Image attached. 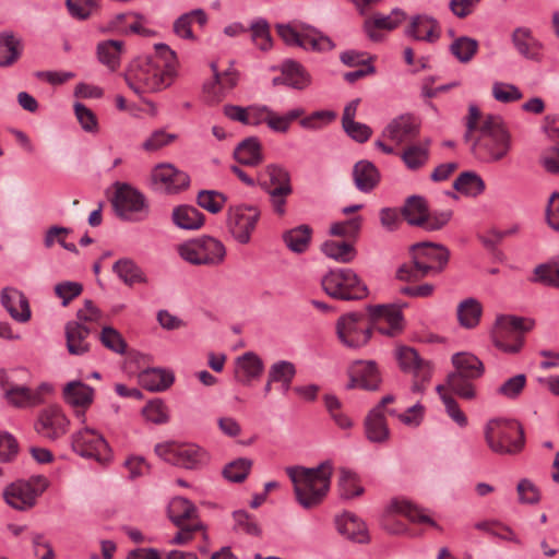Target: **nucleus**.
I'll return each instance as SVG.
<instances>
[{
    "label": "nucleus",
    "mask_w": 559,
    "mask_h": 559,
    "mask_svg": "<svg viewBox=\"0 0 559 559\" xmlns=\"http://www.w3.org/2000/svg\"><path fill=\"white\" fill-rule=\"evenodd\" d=\"M475 379L462 376L461 373L451 372L447 377V386L459 397L472 401L477 396V390L473 383Z\"/></svg>",
    "instance_id": "09e8293b"
},
{
    "label": "nucleus",
    "mask_w": 559,
    "mask_h": 559,
    "mask_svg": "<svg viewBox=\"0 0 559 559\" xmlns=\"http://www.w3.org/2000/svg\"><path fill=\"white\" fill-rule=\"evenodd\" d=\"M395 357L403 371L411 372L415 378H421L423 381H430L432 367L430 362L423 360L414 348L400 346L395 350Z\"/></svg>",
    "instance_id": "a211bd4d"
},
{
    "label": "nucleus",
    "mask_w": 559,
    "mask_h": 559,
    "mask_svg": "<svg viewBox=\"0 0 559 559\" xmlns=\"http://www.w3.org/2000/svg\"><path fill=\"white\" fill-rule=\"evenodd\" d=\"M419 120L411 114H404L393 119L384 129L383 135L401 144L415 139L419 134Z\"/></svg>",
    "instance_id": "6ab92c4d"
},
{
    "label": "nucleus",
    "mask_w": 559,
    "mask_h": 559,
    "mask_svg": "<svg viewBox=\"0 0 559 559\" xmlns=\"http://www.w3.org/2000/svg\"><path fill=\"white\" fill-rule=\"evenodd\" d=\"M277 33L290 46H299L313 51H329L334 48V43L330 37L310 26L297 32L288 24H278Z\"/></svg>",
    "instance_id": "ddd939ff"
},
{
    "label": "nucleus",
    "mask_w": 559,
    "mask_h": 559,
    "mask_svg": "<svg viewBox=\"0 0 559 559\" xmlns=\"http://www.w3.org/2000/svg\"><path fill=\"white\" fill-rule=\"evenodd\" d=\"M335 524L337 532L347 539L358 544L370 542L366 523L354 513L345 512L338 515L335 519Z\"/></svg>",
    "instance_id": "412c9836"
},
{
    "label": "nucleus",
    "mask_w": 559,
    "mask_h": 559,
    "mask_svg": "<svg viewBox=\"0 0 559 559\" xmlns=\"http://www.w3.org/2000/svg\"><path fill=\"white\" fill-rule=\"evenodd\" d=\"M155 190L166 193H177L189 187L190 177L170 164L156 166L151 175Z\"/></svg>",
    "instance_id": "f3484780"
},
{
    "label": "nucleus",
    "mask_w": 559,
    "mask_h": 559,
    "mask_svg": "<svg viewBox=\"0 0 559 559\" xmlns=\"http://www.w3.org/2000/svg\"><path fill=\"white\" fill-rule=\"evenodd\" d=\"M451 361L455 368L453 372L462 376L477 380L485 373L483 361L472 353H456L452 356Z\"/></svg>",
    "instance_id": "c9c22d12"
},
{
    "label": "nucleus",
    "mask_w": 559,
    "mask_h": 559,
    "mask_svg": "<svg viewBox=\"0 0 559 559\" xmlns=\"http://www.w3.org/2000/svg\"><path fill=\"white\" fill-rule=\"evenodd\" d=\"M1 302L15 321L24 323L31 319L28 299L21 290L4 288L1 293Z\"/></svg>",
    "instance_id": "bb28decb"
},
{
    "label": "nucleus",
    "mask_w": 559,
    "mask_h": 559,
    "mask_svg": "<svg viewBox=\"0 0 559 559\" xmlns=\"http://www.w3.org/2000/svg\"><path fill=\"white\" fill-rule=\"evenodd\" d=\"M62 394L67 404L72 407L82 408V411L78 409L75 415L84 421V411L90 407L94 401L93 388L80 381H71L64 385Z\"/></svg>",
    "instance_id": "aec40b11"
},
{
    "label": "nucleus",
    "mask_w": 559,
    "mask_h": 559,
    "mask_svg": "<svg viewBox=\"0 0 559 559\" xmlns=\"http://www.w3.org/2000/svg\"><path fill=\"white\" fill-rule=\"evenodd\" d=\"M430 143L431 141L426 139L424 142L409 145L404 150L401 157L408 169H419L428 162Z\"/></svg>",
    "instance_id": "8fccbe9b"
},
{
    "label": "nucleus",
    "mask_w": 559,
    "mask_h": 559,
    "mask_svg": "<svg viewBox=\"0 0 559 559\" xmlns=\"http://www.w3.org/2000/svg\"><path fill=\"white\" fill-rule=\"evenodd\" d=\"M49 487V480L44 475H33L26 480H16L3 490L4 501L15 510L27 511L34 508L37 499Z\"/></svg>",
    "instance_id": "0eeeda50"
},
{
    "label": "nucleus",
    "mask_w": 559,
    "mask_h": 559,
    "mask_svg": "<svg viewBox=\"0 0 559 559\" xmlns=\"http://www.w3.org/2000/svg\"><path fill=\"white\" fill-rule=\"evenodd\" d=\"M7 401L21 408L34 407L41 404V400L38 393H32V389L25 385L10 386L4 395Z\"/></svg>",
    "instance_id": "de8ad7c7"
},
{
    "label": "nucleus",
    "mask_w": 559,
    "mask_h": 559,
    "mask_svg": "<svg viewBox=\"0 0 559 559\" xmlns=\"http://www.w3.org/2000/svg\"><path fill=\"white\" fill-rule=\"evenodd\" d=\"M312 229L308 225H300L283 234L287 248L296 253L305 252L310 243Z\"/></svg>",
    "instance_id": "a18cd8bd"
},
{
    "label": "nucleus",
    "mask_w": 559,
    "mask_h": 559,
    "mask_svg": "<svg viewBox=\"0 0 559 559\" xmlns=\"http://www.w3.org/2000/svg\"><path fill=\"white\" fill-rule=\"evenodd\" d=\"M381 378L373 361H357L352 370L348 389L361 388L369 391L379 389Z\"/></svg>",
    "instance_id": "b1692460"
},
{
    "label": "nucleus",
    "mask_w": 559,
    "mask_h": 559,
    "mask_svg": "<svg viewBox=\"0 0 559 559\" xmlns=\"http://www.w3.org/2000/svg\"><path fill=\"white\" fill-rule=\"evenodd\" d=\"M221 75L222 78L210 86L213 90L212 99L215 102H219L224 96V92L233 90L239 81V72L234 68V62H230L229 68L222 72Z\"/></svg>",
    "instance_id": "6e6d98bb"
},
{
    "label": "nucleus",
    "mask_w": 559,
    "mask_h": 559,
    "mask_svg": "<svg viewBox=\"0 0 559 559\" xmlns=\"http://www.w3.org/2000/svg\"><path fill=\"white\" fill-rule=\"evenodd\" d=\"M155 52L134 58L124 72L127 85L138 95L169 87L176 75L177 55L166 44H155Z\"/></svg>",
    "instance_id": "f257e3e1"
},
{
    "label": "nucleus",
    "mask_w": 559,
    "mask_h": 559,
    "mask_svg": "<svg viewBox=\"0 0 559 559\" xmlns=\"http://www.w3.org/2000/svg\"><path fill=\"white\" fill-rule=\"evenodd\" d=\"M360 103L359 98L348 103L343 111L342 124L345 132L357 142H366L371 135V129L360 122L355 121L356 111Z\"/></svg>",
    "instance_id": "c756f323"
},
{
    "label": "nucleus",
    "mask_w": 559,
    "mask_h": 559,
    "mask_svg": "<svg viewBox=\"0 0 559 559\" xmlns=\"http://www.w3.org/2000/svg\"><path fill=\"white\" fill-rule=\"evenodd\" d=\"M145 19L136 12H124L116 14L109 22V27L122 35L139 34L142 36H152L154 32L144 26Z\"/></svg>",
    "instance_id": "393cba45"
},
{
    "label": "nucleus",
    "mask_w": 559,
    "mask_h": 559,
    "mask_svg": "<svg viewBox=\"0 0 559 559\" xmlns=\"http://www.w3.org/2000/svg\"><path fill=\"white\" fill-rule=\"evenodd\" d=\"M405 19V12L400 9L392 10L388 15L376 13L372 17L366 20L364 28L368 37L377 41L381 39L379 31H392L403 23Z\"/></svg>",
    "instance_id": "a878e982"
},
{
    "label": "nucleus",
    "mask_w": 559,
    "mask_h": 559,
    "mask_svg": "<svg viewBox=\"0 0 559 559\" xmlns=\"http://www.w3.org/2000/svg\"><path fill=\"white\" fill-rule=\"evenodd\" d=\"M258 181L264 191L272 190V188L292 187L288 170L277 164H270L260 171Z\"/></svg>",
    "instance_id": "f704fd0d"
},
{
    "label": "nucleus",
    "mask_w": 559,
    "mask_h": 559,
    "mask_svg": "<svg viewBox=\"0 0 559 559\" xmlns=\"http://www.w3.org/2000/svg\"><path fill=\"white\" fill-rule=\"evenodd\" d=\"M338 489L343 499H352L364 493V487L360 485L359 476L354 471L346 467L340 468Z\"/></svg>",
    "instance_id": "603ef678"
},
{
    "label": "nucleus",
    "mask_w": 559,
    "mask_h": 559,
    "mask_svg": "<svg viewBox=\"0 0 559 559\" xmlns=\"http://www.w3.org/2000/svg\"><path fill=\"white\" fill-rule=\"evenodd\" d=\"M260 215V210L254 205L238 204L228 209L227 228L237 242L246 245L250 241Z\"/></svg>",
    "instance_id": "f8f14e48"
},
{
    "label": "nucleus",
    "mask_w": 559,
    "mask_h": 559,
    "mask_svg": "<svg viewBox=\"0 0 559 559\" xmlns=\"http://www.w3.org/2000/svg\"><path fill=\"white\" fill-rule=\"evenodd\" d=\"M167 512L169 520L176 526L200 521L197 507L190 500L182 497L174 498L168 504Z\"/></svg>",
    "instance_id": "2f4dec72"
},
{
    "label": "nucleus",
    "mask_w": 559,
    "mask_h": 559,
    "mask_svg": "<svg viewBox=\"0 0 559 559\" xmlns=\"http://www.w3.org/2000/svg\"><path fill=\"white\" fill-rule=\"evenodd\" d=\"M365 432L369 441L383 443L390 437V430L385 420L384 412L372 408L365 419Z\"/></svg>",
    "instance_id": "72a5a7b5"
},
{
    "label": "nucleus",
    "mask_w": 559,
    "mask_h": 559,
    "mask_svg": "<svg viewBox=\"0 0 559 559\" xmlns=\"http://www.w3.org/2000/svg\"><path fill=\"white\" fill-rule=\"evenodd\" d=\"M139 382L151 392L164 391L173 384L174 374L163 369L151 368L139 374Z\"/></svg>",
    "instance_id": "58836bf2"
},
{
    "label": "nucleus",
    "mask_w": 559,
    "mask_h": 559,
    "mask_svg": "<svg viewBox=\"0 0 559 559\" xmlns=\"http://www.w3.org/2000/svg\"><path fill=\"white\" fill-rule=\"evenodd\" d=\"M453 188L466 195L477 197L485 190V182L474 171L462 173L453 182Z\"/></svg>",
    "instance_id": "5fc2aeb1"
},
{
    "label": "nucleus",
    "mask_w": 559,
    "mask_h": 559,
    "mask_svg": "<svg viewBox=\"0 0 559 559\" xmlns=\"http://www.w3.org/2000/svg\"><path fill=\"white\" fill-rule=\"evenodd\" d=\"M67 348L71 355L81 356L90 350L91 330L81 322L69 321L64 326Z\"/></svg>",
    "instance_id": "c85d7f7f"
},
{
    "label": "nucleus",
    "mask_w": 559,
    "mask_h": 559,
    "mask_svg": "<svg viewBox=\"0 0 559 559\" xmlns=\"http://www.w3.org/2000/svg\"><path fill=\"white\" fill-rule=\"evenodd\" d=\"M282 72L284 84L293 88L304 90L311 83L310 74L296 61H285L282 66Z\"/></svg>",
    "instance_id": "ea45409f"
},
{
    "label": "nucleus",
    "mask_w": 559,
    "mask_h": 559,
    "mask_svg": "<svg viewBox=\"0 0 559 559\" xmlns=\"http://www.w3.org/2000/svg\"><path fill=\"white\" fill-rule=\"evenodd\" d=\"M323 290L340 300H360L368 296L367 285L352 269L331 270L321 280Z\"/></svg>",
    "instance_id": "39448f33"
},
{
    "label": "nucleus",
    "mask_w": 559,
    "mask_h": 559,
    "mask_svg": "<svg viewBox=\"0 0 559 559\" xmlns=\"http://www.w3.org/2000/svg\"><path fill=\"white\" fill-rule=\"evenodd\" d=\"M353 178L359 191L370 192L379 183L380 173L371 162L362 159L355 164Z\"/></svg>",
    "instance_id": "7c9ffc66"
},
{
    "label": "nucleus",
    "mask_w": 559,
    "mask_h": 559,
    "mask_svg": "<svg viewBox=\"0 0 559 559\" xmlns=\"http://www.w3.org/2000/svg\"><path fill=\"white\" fill-rule=\"evenodd\" d=\"M178 253L190 264L215 266L224 261L226 249L216 238L203 236L180 245Z\"/></svg>",
    "instance_id": "6e6552de"
},
{
    "label": "nucleus",
    "mask_w": 559,
    "mask_h": 559,
    "mask_svg": "<svg viewBox=\"0 0 559 559\" xmlns=\"http://www.w3.org/2000/svg\"><path fill=\"white\" fill-rule=\"evenodd\" d=\"M55 294L62 300V306H68L74 298L83 292L82 284L78 282L64 281L55 285Z\"/></svg>",
    "instance_id": "774afa93"
},
{
    "label": "nucleus",
    "mask_w": 559,
    "mask_h": 559,
    "mask_svg": "<svg viewBox=\"0 0 559 559\" xmlns=\"http://www.w3.org/2000/svg\"><path fill=\"white\" fill-rule=\"evenodd\" d=\"M114 272L127 285L147 283V277L140 266L130 259H120L114 264Z\"/></svg>",
    "instance_id": "49530a36"
},
{
    "label": "nucleus",
    "mask_w": 559,
    "mask_h": 559,
    "mask_svg": "<svg viewBox=\"0 0 559 559\" xmlns=\"http://www.w3.org/2000/svg\"><path fill=\"white\" fill-rule=\"evenodd\" d=\"M252 467V461L250 459L240 457L228 463L224 469V477L233 483H241L249 475Z\"/></svg>",
    "instance_id": "bf43d9fd"
},
{
    "label": "nucleus",
    "mask_w": 559,
    "mask_h": 559,
    "mask_svg": "<svg viewBox=\"0 0 559 559\" xmlns=\"http://www.w3.org/2000/svg\"><path fill=\"white\" fill-rule=\"evenodd\" d=\"M532 326V321L521 317H498L491 334L492 343L503 353L516 354L523 347L524 332L530 331Z\"/></svg>",
    "instance_id": "423d86ee"
},
{
    "label": "nucleus",
    "mask_w": 559,
    "mask_h": 559,
    "mask_svg": "<svg viewBox=\"0 0 559 559\" xmlns=\"http://www.w3.org/2000/svg\"><path fill=\"white\" fill-rule=\"evenodd\" d=\"M263 361L252 352L245 353L237 358V378L242 383H249L263 372Z\"/></svg>",
    "instance_id": "4c0bfd02"
},
{
    "label": "nucleus",
    "mask_w": 559,
    "mask_h": 559,
    "mask_svg": "<svg viewBox=\"0 0 559 559\" xmlns=\"http://www.w3.org/2000/svg\"><path fill=\"white\" fill-rule=\"evenodd\" d=\"M472 148L478 159L487 163L500 162L509 155L512 136L501 117L489 115L481 121Z\"/></svg>",
    "instance_id": "7ed1b4c3"
},
{
    "label": "nucleus",
    "mask_w": 559,
    "mask_h": 559,
    "mask_svg": "<svg viewBox=\"0 0 559 559\" xmlns=\"http://www.w3.org/2000/svg\"><path fill=\"white\" fill-rule=\"evenodd\" d=\"M321 250L328 258L341 263H348L356 257V249L346 241L326 240L322 243Z\"/></svg>",
    "instance_id": "3c124183"
},
{
    "label": "nucleus",
    "mask_w": 559,
    "mask_h": 559,
    "mask_svg": "<svg viewBox=\"0 0 559 559\" xmlns=\"http://www.w3.org/2000/svg\"><path fill=\"white\" fill-rule=\"evenodd\" d=\"M33 427L40 438L55 442L68 433L70 419L61 406L51 404L37 413Z\"/></svg>",
    "instance_id": "9d476101"
},
{
    "label": "nucleus",
    "mask_w": 559,
    "mask_h": 559,
    "mask_svg": "<svg viewBox=\"0 0 559 559\" xmlns=\"http://www.w3.org/2000/svg\"><path fill=\"white\" fill-rule=\"evenodd\" d=\"M235 530L252 536H259L261 528L255 519L247 511L238 510L233 513Z\"/></svg>",
    "instance_id": "69168bd1"
},
{
    "label": "nucleus",
    "mask_w": 559,
    "mask_h": 559,
    "mask_svg": "<svg viewBox=\"0 0 559 559\" xmlns=\"http://www.w3.org/2000/svg\"><path fill=\"white\" fill-rule=\"evenodd\" d=\"M394 509L408 518L412 522L428 523L437 526V523L424 513L421 509L409 501H399L394 503Z\"/></svg>",
    "instance_id": "338daca9"
},
{
    "label": "nucleus",
    "mask_w": 559,
    "mask_h": 559,
    "mask_svg": "<svg viewBox=\"0 0 559 559\" xmlns=\"http://www.w3.org/2000/svg\"><path fill=\"white\" fill-rule=\"evenodd\" d=\"M372 326L362 313L352 312L342 316L336 323L340 341L349 348L365 346L371 337Z\"/></svg>",
    "instance_id": "9b49d317"
},
{
    "label": "nucleus",
    "mask_w": 559,
    "mask_h": 559,
    "mask_svg": "<svg viewBox=\"0 0 559 559\" xmlns=\"http://www.w3.org/2000/svg\"><path fill=\"white\" fill-rule=\"evenodd\" d=\"M22 43L11 32L0 34V67H10L17 61L22 53Z\"/></svg>",
    "instance_id": "a19ab883"
},
{
    "label": "nucleus",
    "mask_w": 559,
    "mask_h": 559,
    "mask_svg": "<svg viewBox=\"0 0 559 559\" xmlns=\"http://www.w3.org/2000/svg\"><path fill=\"white\" fill-rule=\"evenodd\" d=\"M197 22L200 26H204L207 22V15L202 9H194L190 12L181 14L173 25L174 33L187 40H195L197 37L192 32V23Z\"/></svg>",
    "instance_id": "e433bc0d"
},
{
    "label": "nucleus",
    "mask_w": 559,
    "mask_h": 559,
    "mask_svg": "<svg viewBox=\"0 0 559 559\" xmlns=\"http://www.w3.org/2000/svg\"><path fill=\"white\" fill-rule=\"evenodd\" d=\"M483 313L481 304L475 298H466L457 306V320L463 328L473 329L478 325Z\"/></svg>",
    "instance_id": "c03bdc74"
},
{
    "label": "nucleus",
    "mask_w": 559,
    "mask_h": 559,
    "mask_svg": "<svg viewBox=\"0 0 559 559\" xmlns=\"http://www.w3.org/2000/svg\"><path fill=\"white\" fill-rule=\"evenodd\" d=\"M485 440L489 449L500 455L516 454L525 444L522 426L507 419H490L485 426Z\"/></svg>",
    "instance_id": "20e7f679"
},
{
    "label": "nucleus",
    "mask_w": 559,
    "mask_h": 559,
    "mask_svg": "<svg viewBox=\"0 0 559 559\" xmlns=\"http://www.w3.org/2000/svg\"><path fill=\"white\" fill-rule=\"evenodd\" d=\"M414 263L430 276L439 275L448 265L450 251L440 243L417 242L411 247Z\"/></svg>",
    "instance_id": "4468645a"
},
{
    "label": "nucleus",
    "mask_w": 559,
    "mask_h": 559,
    "mask_svg": "<svg viewBox=\"0 0 559 559\" xmlns=\"http://www.w3.org/2000/svg\"><path fill=\"white\" fill-rule=\"evenodd\" d=\"M123 43L121 40H105L97 46V56L99 61L108 67L111 71L116 70L120 64V55Z\"/></svg>",
    "instance_id": "864d4df0"
},
{
    "label": "nucleus",
    "mask_w": 559,
    "mask_h": 559,
    "mask_svg": "<svg viewBox=\"0 0 559 559\" xmlns=\"http://www.w3.org/2000/svg\"><path fill=\"white\" fill-rule=\"evenodd\" d=\"M251 38L254 45L262 51L271 49L272 38L266 21L259 20L251 25Z\"/></svg>",
    "instance_id": "0e129e2a"
},
{
    "label": "nucleus",
    "mask_w": 559,
    "mask_h": 559,
    "mask_svg": "<svg viewBox=\"0 0 559 559\" xmlns=\"http://www.w3.org/2000/svg\"><path fill=\"white\" fill-rule=\"evenodd\" d=\"M235 159L245 166H258L263 162L262 145L257 136L242 140L234 151Z\"/></svg>",
    "instance_id": "473e14b6"
},
{
    "label": "nucleus",
    "mask_w": 559,
    "mask_h": 559,
    "mask_svg": "<svg viewBox=\"0 0 559 559\" xmlns=\"http://www.w3.org/2000/svg\"><path fill=\"white\" fill-rule=\"evenodd\" d=\"M429 207L427 201L420 195H412L407 198L402 215L408 224L414 226H423L427 219Z\"/></svg>",
    "instance_id": "37998d69"
},
{
    "label": "nucleus",
    "mask_w": 559,
    "mask_h": 559,
    "mask_svg": "<svg viewBox=\"0 0 559 559\" xmlns=\"http://www.w3.org/2000/svg\"><path fill=\"white\" fill-rule=\"evenodd\" d=\"M405 35L415 40L435 43L440 37L439 23L428 15H415L412 17Z\"/></svg>",
    "instance_id": "cd10ccee"
},
{
    "label": "nucleus",
    "mask_w": 559,
    "mask_h": 559,
    "mask_svg": "<svg viewBox=\"0 0 559 559\" xmlns=\"http://www.w3.org/2000/svg\"><path fill=\"white\" fill-rule=\"evenodd\" d=\"M173 222L181 229H199L204 224V215L190 205H179L173 211Z\"/></svg>",
    "instance_id": "79ce46f5"
},
{
    "label": "nucleus",
    "mask_w": 559,
    "mask_h": 559,
    "mask_svg": "<svg viewBox=\"0 0 559 559\" xmlns=\"http://www.w3.org/2000/svg\"><path fill=\"white\" fill-rule=\"evenodd\" d=\"M511 40L522 57L533 61L542 60L543 44L533 36L528 27H516L512 32Z\"/></svg>",
    "instance_id": "5701e85b"
},
{
    "label": "nucleus",
    "mask_w": 559,
    "mask_h": 559,
    "mask_svg": "<svg viewBox=\"0 0 559 559\" xmlns=\"http://www.w3.org/2000/svg\"><path fill=\"white\" fill-rule=\"evenodd\" d=\"M361 216H355L343 222H335L330 227V234L336 237H356L361 228Z\"/></svg>",
    "instance_id": "e2e57ef3"
},
{
    "label": "nucleus",
    "mask_w": 559,
    "mask_h": 559,
    "mask_svg": "<svg viewBox=\"0 0 559 559\" xmlns=\"http://www.w3.org/2000/svg\"><path fill=\"white\" fill-rule=\"evenodd\" d=\"M296 376V367L293 362L287 360H280L274 362L269 369L270 381L275 383L293 382Z\"/></svg>",
    "instance_id": "680f3d73"
},
{
    "label": "nucleus",
    "mask_w": 559,
    "mask_h": 559,
    "mask_svg": "<svg viewBox=\"0 0 559 559\" xmlns=\"http://www.w3.org/2000/svg\"><path fill=\"white\" fill-rule=\"evenodd\" d=\"M115 188L111 202L120 218L138 222L147 217L148 204L142 192L124 182H116Z\"/></svg>",
    "instance_id": "1a4fd4ad"
},
{
    "label": "nucleus",
    "mask_w": 559,
    "mask_h": 559,
    "mask_svg": "<svg viewBox=\"0 0 559 559\" xmlns=\"http://www.w3.org/2000/svg\"><path fill=\"white\" fill-rule=\"evenodd\" d=\"M477 49V40L467 36L456 38L450 46L452 55L463 63L471 61Z\"/></svg>",
    "instance_id": "13d9d810"
},
{
    "label": "nucleus",
    "mask_w": 559,
    "mask_h": 559,
    "mask_svg": "<svg viewBox=\"0 0 559 559\" xmlns=\"http://www.w3.org/2000/svg\"><path fill=\"white\" fill-rule=\"evenodd\" d=\"M72 449L79 455L106 461L109 456V447L106 440L96 430L84 428L72 436Z\"/></svg>",
    "instance_id": "dca6fc26"
},
{
    "label": "nucleus",
    "mask_w": 559,
    "mask_h": 559,
    "mask_svg": "<svg viewBox=\"0 0 559 559\" xmlns=\"http://www.w3.org/2000/svg\"><path fill=\"white\" fill-rule=\"evenodd\" d=\"M304 114L305 110L300 107L294 108L285 115H278L271 109L266 124L274 132L285 133L288 131L290 123Z\"/></svg>",
    "instance_id": "4d7b16f0"
},
{
    "label": "nucleus",
    "mask_w": 559,
    "mask_h": 559,
    "mask_svg": "<svg viewBox=\"0 0 559 559\" xmlns=\"http://www.w3.org/2000/svg\"><path fill=\"white\" fill-rule=\"evenodd\" d=\"M197 201L201 207L216 214L224 207L227 197L215 190H202L199 192Z\"/></svg>",
    "instance_id": "052dcab7"
},
{
    "label": "nucleus",
    "mask_w": 559,
    "mask_h": 559,
    "mask_svg": "<svg viewBox=\"0 0 559 559\" xmlns=\"http://www.w3.org/2000/svg\"><path fill=\"white\" fill-rule=\"evenodd\" d=\"M155 452L164 461L189 469L198 467L206 459L205 452L195 444L165 442L157 444Z\"/></svg>",
    "instance_id": "2eb2a0df"
},
{
    "label": "nucleus",
    "mask_w": 559,
    "mask_h": 559,
    "mask_svg": "<svg viewBox=\"0 0 559 559\" xmlns=\"http://www.w3.org/2000/svg\"><path fill=\"white\" fill-rule=\"evenodd\" d=\"M368 310L373 319H382L388 323V328L378 326L380 333L389 336H395L403 330V314L401 306L377 305L369 306Z\"/></svg>",
    "instance_id": "4be33fe9"
},
{
    "label": "nucleus",
    "mask_w": 559,
    "mask_h": 559,
    "mask_svg": "<svg viewBox=\"0 0 559 559\" xmlns=\"http://www.w3.org/2000/svg\"><path fill=\"white\" fill-rule=\"evenodd\" d=\"M286 473L294 484L297 501L305 509H310L318 506L326 496L331 485L333 463L326 460L312 468L292 466L286 468Z\"/></svg>",
    "instance_id": "f03ea898"
}]
</instances>
